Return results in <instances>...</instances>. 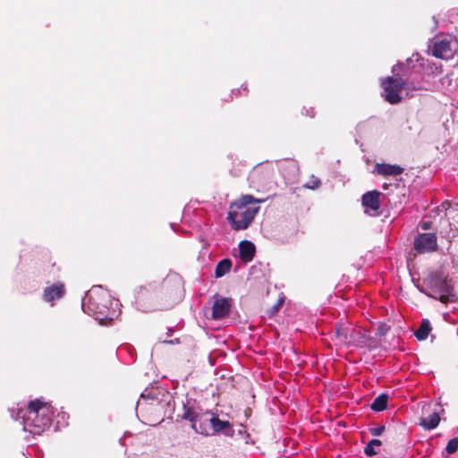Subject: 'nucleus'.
<instances>
[{"mask_svg":"<svg viewBox=\"0 0 458 458\" xmlns=\"http://www.w3.org/2000/svg\"><path fill=\"white\" fill-rule=\"evenodd\" d=\"M385 428H386L385 426L381 425L379 427L369 428V432L373 437H379V436H381L383 434V432L385 431Z\"/></svg>","mask_w":458,"mask_h":458,"instance_id":"30","label":"nucleus"},{"mask_svg":"<svg viewBox=\"0 0 458 458\" xmlns=\"http://www.w3.org/2000/svg\"><path fill=\"white\" fill-rule=\"evenodd\" d=\"M381 85L386 92L385 99L392 105L398 104L402 101V97L399 95L400 91L403 89L420 90L422 89L413 81H410L409 78L398 76L386 77L383 80Z\"/></svg>","mask_w":458,"mask_h":458,"instance_id":"6","label":"nucleus"},{"mask_svg":"<svg viewBox=\"0 0 458 458\" xmlns=\"http://www.w3.org/2000/svg\"><path fill=\"white\" fill-rule=\"evenodd\" d=\"M13 420L22 419L23 429L34 435H39L52 423L50 408L40 400L30 401L26 408L10 410Z\"/></svg>","mask_w":458,"mask_h":458,"instance_id":"1","label":"nucleus"},{"mask_svg":"<svg viewBox=\"0 0 458 458\" xmlns=\"http://www.w3.org/2000/svg\"><path fill=\"white\" fill-rule=\"evenodd\" d=\"M412 62V59L411 58H408L406 60V63H397L395 65L393 66L392 68V72L393 73H395V71L397 68H399V70L402 71V74H397L398 77H403V78H409L408 74H409V67H410V64Z\"/></svg>","mask_w":458,"mask_h":458,"instance_id":"24","label":"nucleus"},{"mask_svg":"<svg viewBox=\"0 0 458 458\" xmlns=\"http://www.w3.org/2000/svg\"><path fill=\"white\" fill-rule=\"evenodd\" d=\"M432 327L430 322L428 318L422 319L419 328L414 332V335L420 341L425 340L428 338Z\"/></svg>","mask_w":458,"mask_h":458,"instance_id":"19","label":"nucleus"},{"mask_svg":"<svg viewBox=\"0 0 458 458\" xmlns=\"http://www.w3.org/2000/svg\"><path fill=\"white\" fill-rule=\"evenodd\" d=\"M231 309V300L225 297H216L212 306V318L221 319L225 318Z\"/></svg>","mask_w":458,"mask_h":458,"instance_id":"13","label":"nucleus"},{"mask_svg":"<svg viewBox=\"0 0 458 458\" xmlns=\"http://www.w3.org/2000/svg\"><path fill=\"white\" fill-rule=\"evenodd\" d=\"M142 401H150V404L157 403L162 408L169 409V413L173 414L174 411V398L172 394L165 388L159 386H151L150 387L145 388L140 394V400L137 403V407L142 404Z\"/></svg>","mask_w":458,"mask_h":458,"instance_id":"7","label":"nucleus"},{"mask_svg":"<svg viewBox=\"0 0 458 458\" xmlns=\"http://www.w3.org/2000/svg\"><path fill=\"white\" fill-rule=\"evenodd\" d=\"M112 301L109 295L105 293L100 285L93 286L81 301L83 311L98 320L101 325H107L114 319L115 311L111 312L109 304Z\"/></svg>","mask_w":458,"mask_h":458,"instance_id":"3","label":"nucleus"},{"mask_svg":"<svg viewBox=\"0 0 458 458\" xmlns=\"http://www.w3.org/2000/svg\"><path fill=\"white\" fill-rule=\"evenodd\" d=\"M176 281H177V290H179V288H180V279L176 278Z\"/></svg>","mask_w":458,"mask_h":458,"instance_id":"36","label":"nucleus"},{"mask_svg":"<svg viewBox=\"0 0 458 458\" xmlns=\"http://www.w3.org/2000/svg\"><path fill=\"white\" fill-rule=\"evenodd\" d=\"M437 237L435 233H419L413 241V248L419 254L437 250Z\"/></svg>","mask_w":458,"mask_h":458,"instance_id":"10","label":"nucleus"},{"mask_svg":"<svg viewBox=\"0 0 458 458\" xmlns=\"http://www.w3.org/2000/svg\"><path fill=\"white\" fill-rule=\"evenodd\" d=\"M306 114H307V115H310V117H313V116H314L313 112H311V114H310V111H309V110H307Z\"/></svg>","mask_w":458,"mask_h":458,"instance_id":"35","label":"nucleus"},{"mask_svg":"<svg viewBox=\"0 0 458 458\" xmlns=\"http://www.w3.org/2000/svg\"><path fill=\"white\" fill-rule=\"evenodd\" d=\"M211 428L209 436H215L217 434H223L226 437H233L234 429L233 425L228 420H220L216 413L211 418Z\"/></svg>","mask_w":458,"mask_h":458,"instance_id":"12","label":"nucleus"},{"mask_svg":"<svg viewBox=\"0 0 458 458\" xmlns=\"http://www.w3.org/2000/svg\"><path fill=\"white\" fill-rule=\"evenodd\" d=\"M381 445H382V442L379 439H377V438L371 439L365 446L364 454L369 457H372V456L376 455L377 454L376 447H378Z\"/></svg>","mask_w":458,"mask_h":458,"instance_id":"25","label":"nucleus"},{"mask_svg":"<svg viewBox=\"0 0 458 458\" xmlns=\"http://www.w3.org/2000/svg\"><path fill=\"white\" fill-rule=\"evenodd\" d=\"M256 168H257V166H255V167L253 168V170L251 171V173H250V176L251 178H254V176H255V174H256V172H257V171H256Z\"/></svg>","mask_w":458,"mask_h":458,"instance_id":"33","label":"nucleus"},{"mask_svg":"<svg viewBox=\"0 0 458 458\" xmlns=\"http://www.w3.org/2000/svg\"><path fill=\"white\" fill-rule=\"evenodd\" d=\"M365 342H366V345L364 348H367L369 351L376 350L378 347H380V345H381L380 342L377 338L372 337L369 335H367Z\"/></svg>","mask_w":458,"mask_h":458,"instance_id":"26","label":"nucleus"},{"mask_svg":"<svg viewBox=\"0 0 458 458\" xmlns=\"http://www.w3.org/2000/svg\"><path fill=\"white\" fill-rule=\"evenodd\" d=\"M65 293L64 285L61 283L55 284L44 290L43 299L49 302L61 299Z\"/></svg>","mask_w":458,"mask_h":458,"instance_id":"15","label":"nucleus"},{"mask_svg":"<svg viewBox=\"0 0 458 458\" xmlns=\"http://www.w3.org/2000/svg\"><path fill=\"white\" fill-rule=\"evenodd\" d=\"M417 288L420 293L445 304L456 301L450 280L439 271L431 272L423 279L421 285H417Z\"/></svg>","mask_w":458,"mask_h":458,"instance_id":"4","label":"nucleus"},{"mask_svg":"<svg viewBox=\"0 0 458 458\" xmlns=\"http://www.w3.org/2000/svg\"><path fill=\"white\" fill-rule=\"evenodd\" d=\"M382 195L377 191H369L361 197L362 206L365 208V213L375 216L380 208L379 198Z\"/></svg>","mask_w":458,"mask_h":458,"instance_id":"11","label":"nucleus"},{"mask_svg":"<svg viewBox=\"0 0 458 458\" xmlns=\"http://www.w3.org/2000/svg\"><path fill=\"white\" fill-rule=\"evenodd\" d=\"M419 226L423 230V231H428V230H430L433 226V223L431 221H421L419 225Z\"/></svg>","mask_w":458,"mask_h":458,"instance_id":"31","label":"nucleus"},{"mask_svg":"<svg viewBox=\"0 0 458 458\" xmlns=\"http://www.w3.org/2000/svg\"><path fill=\"white\" fill-rule=\"evenodd\" d=\"M440 422L438 412H433L427 418H421L420 425L425 429L431 430L436 428Z\"/></svg>","mask_w":458,"mask_h":458,"instance_id":"18","label":"nucleus"},{"mask_svg":"<svg viewBox=\"0 0 458 458\" xmlns=\"http://www.w3.org/2000/svg\"><path fill=\"white\" fill-rule=\"evenodd\" d=\"M256 247L253 242L244 240L239 244V257L247 263L253 259L255 256Z\"/></svg>","mask_w":458,"mask_h":458,"instance_id":"16","label":"nucleus"},{"mask_svg":"<svg viewBox=\"0 0 458 458\" xmlns=\"http://www.w3.org/2000/svg\"><path fill=\"white\" fill-rule=\"evenodd\" d=\"M457 48L458 41L452 35H446L434 42L432 55L437 58L449 59Z\"/></svg>","mask_w":458,"mask_h":458,"instance_id":"9","label":"nucleus"},{"mask_svg":"<svg viewBox=\"0 0 458 458\" xmlns=\"http://www.w3.org/2000/svg\"><path fill=\"white\" fill-rule=\"evenodd\" d=\"M458 449V437H454L447 443V445L445 447V451L452 454H454Z\"/></svg>","mask_w":458,"mask_h":458,"instance_id":"27","label":"nucleus"},{"mask_svg":"<svg viewBox=\"0 0 458 458\" xmlns=\"http://www.w3.org/2000/svg\"><path fill=\"white\" fill-rule=\"evenodd\" d=\"M390 330V327L386 323H381L377 327L376 335L379 337L385 336L388 331Z\"/></svg>","mask_w":458,"mask_h":458,"instance_id":"29","label":"nucleus"},{"mask_svg":"<svg viewBox=\"0 0 458 458\" xmlns=\"http://www.w3.org/2000/svg\"><path fill=\"white\" fill-rule=\"evenodd\" d=\"M183 414L182 419L191 422V428L198 434L209 436L211 428V418L214 412L211 411H202L199 407H194L190 402L183 403Z\"/></svg>","mask_w":458,"mask_h":458,"instance_id":"5","label":"nucleus"},{"mask_svg":"<svg viewBox=\"0 0 458 458\" xmlns=\"http://www.w3.org/2000/svg\"><path fill=\"white\" fill-rule=\"evenodd\" d=\"M352 327H345L344 325H338L335 327V336L342 342L348 344Z\"/></svg>","mask_w":458,"mask_h":458,"instance_id":"23","label":"nucleus"},{"mask_svg":"<svg viewBox=\"0 0 458 458\" xmlns=\"http://www.w3.org/2000/svg\"><path fill=\"white\" fill-rule=\"evenodd\" d=\"M367 332L360 329H352L348 344L358 348H364L366 345Z\"/></svg>","mask_w":458,"mask_h":458,"instance_id":"17","label":"nucleus"},{"mask_svg":"<svg viewBox=\"0 0 458 458\" xmlns=\"http://www.w3.org/2000/svg\"><path fill=\"white\" fill-rule=\"evenodd\" d=\"M403 170L400 165L386 163H377L374 166V172L383 176L399 175L403 173Z\"/></svg>","mask_w":458,"mask_h":458,"instance_id":"14","label":"nucleus"},{"mask_svg":"<svg viewBox=\"0 0 458 458\" xmlns=\"http://www.w3.org/2000/svg\"><path fill=\"white\" fill-rule=\"evenodd\" d=\"M280 305H281V302H278L276 305H275V306L273 307V310H274L275 311L278 310V309H279Z\"/></svg>","mask_w":458,"mask_h":458,"instance_id":"34","label":"nucleus"},{"mask_svg":"<svg viewBox=\"0 0 458 458\" xmlns=\"http://www.w3.org/2000/svg\"><path fill=\"white\" fill-rule=\"evenodd\" d=\"M232 267V261L230 259H221L215 269V276L216 278H220L224 276L226 273L230 271Z\"/></svg>","mask_w":458,"mask_h":458,"instance_id":"21","label":"nucleus"},{"mask_svg":"<svg viewBox=\"0 0 458 458\" xmlns=\"http://www.w3.org/2000/svg\"><path fill=\"white\" fill-rule=\"evenodd\" d=\"M164 344H178L179 343V339L176 338L174 340H164L163 341Z\"/></svg>","mask_w":458,"mask_h":458,"instance_id":"32","label":"nucleus"},{"mask_svg":"<svg viewBox=\"0 0 458 458\" xmlns=\"http://www.w3.org/2000/svg\"><path fill=\"white\" fill-rule=\"evenodd\" d=\"M265 199H256L252 195L246 194L242 195L238 201L233 203L231 205V208L236 206L239 208H246L248 205L262 203L265 202Z\"/></svg>","mask_w":458,"mask_h":458,"instance_id":"20","label":"nucleus"},{"mask_svg":"<svg viewBox=\"0 0 458 458\" xmlns=\"http://www.w3.org/2000/svg\"><path fill=\"white\" fill-rule=\"evenodd\" d=\"M388 402V394L386 393L380 394L370 404L371 410L374 411H382L386 409Z\"/></svg>","mask_w":458,"mask_h":458,"instance_id":"22","label":"nucleus"},{"mask_svg":"<svg viewBox=\"0 0 458 458\" xmlns=\"http://www.w3.org/2000/svg\"><path fill=\"white\" fill-rule=\"evenodd\" d=\"M170 280L171 279L166 278L161 287L157 282L140 286L135 293L136 304L139 306L138 309L143 311H148L151 310H168L172 308L174 303L178 301L177 297L170 293L169 300L163 301V290Z\"/></svg>","mask_w":458,"mask_h":458,"instance_id":"2","label":"nucleus"},{"mask_svg":"<svg viewBox=\"0 0 458 458\" xmlns=\"http://www.w3.org/2000/svg\"><path fill=\"white\" fill-rule=\"evenodd\" d=\"M259 211V207H250L242 212L229 211L227 220L235 231L247 229Z\"/></svg>","mask_w":458,"mask_h":458,"instance_id":"8","label":"nucleus"},{"mask_svg":"<svg viewBox=\"0 0 458 458\" xmlns=\"http://www.w3.org/2000/svg\"><path fill=\"white\" fill-rule=\"evenodd\" d=\"M321 184V182L315 175H311L310 181L305 184V187L311 190L318 189Z\"/></svg>","mask_w":458,"mask_h":458,"instance_id":"28","label":"nucleus"}]
</instances>
